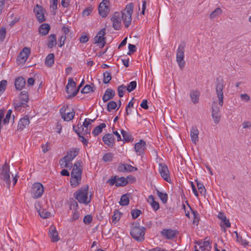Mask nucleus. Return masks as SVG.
Returning <instances> with one entry per match:
<instances>
[{
	"label": "nucleus",
	"mask_w": 251,
	"mask_h": 251,
	"mask_svg": "<svg viewBox=\"0 0 251 251\" xmlns=\"http://www.w3.org/2000/svg\"><path fill=\"white\" fill-rule=\"evenodd\" d=\"M81 162L77 161L74 165L71 172V185L75 187L81 182L82 170L80 168Z\"/></svg>",
	"instance_id": "1"
},
{
	"label": "nucleus",
	"mask_w": 251,
	"mask_h": 251,
	"mask_svg": "<svg viewBox=\"0 0 251 251\" xmlns=\"http://www.w3.org/2000/svg\"><path fill=\"white\" fill-rule=\"evenodd\" d=\"M79 150L78 149H72L67 153L66 155L61 158L59 164L61 168H71L72 164L71 162L78 155Z\"/></svg>",
	"instance_id": "2"
},
{
	"label": "nucleus",
	"mask_w": 251,
	"mask_h": 251,
	"mask_svg": "<svg viewBox=\"0 0 251 251\" xmlns=\"http://www.w3.org/2000/svg\"><path fill=\"white\" fill-rule=\"evenodd\" d=\"M88 186L87 185L78 189L74 194L75 198L80 203L88 204L91 201V195L88 196Z\"/></svg>",
	"instance_id": "3"
},
{
	"label": "nucleus",
	"mask_w": 251,
	"mask_h": 251,
	"mask_svg": "<svg viewBox=\"0 0 251 251\" xmlns=\"http://www.w3.org/2000/svg\"><path fill=\"white\" fill-rule=\"evenodd\" d=\"M145 231V227L140 226L139 223H133L130 231V234L135 240L141 241L144 239Z\"/></svg>",
	"instance_id": "4"
},
{
	"label": "nucleus",
	"mask_w": 251,
	"mask_h": 251,
	"mask_svg": "<svg viewBox=\"0 0 251 251\" xmlns=\"http://www.w3.org/2000/svg\"><path fill=\"white\" fill-rule=\"evenodd\" d=\"M133 10V4L129 3L126 5L125 9L122 12V18L126 27H128L131 23Z\"/></svg>",
	"instance_id": "5"
},
{
	"label": "nucleus",
	"mask_w": 251,
	"mask_h": 251,
	"mask_svg": "<svg viewBox=\"0 0 251 251\" xmlns=\"http://www.w3.org/2000/svg\"><path fill=\"white\" fill-rule=\"evenodd\" d=\"M10 169L9 166L5 162L0 168V178L4 181L7 187L10 185Z\"/></svg>",
	"instance_id": "6"
},
{
	"label": "nucleus",
	"mask_w": 251,
	"mask_h": 251,
	"mask_svg": "<svg viewBox=\"0 0 251 251\" xmlns=\"http://www.w3.org/2000/svg\"><path fill=\"white\" fill-rule=\"evenodd\" d=\"M185 45L184 43H181L177 49L176 61L181 69H182L185 65L184 50Z\"/></svg>",
	"instance_id": "7"
},
{
	"label": "nucleus",
	"mask_w": 251,
	"mask_h": 251,
	"mask_svg": "<svg viewBox=\"0 0 251 251\" xmlns=\"http://www.w3.org/2000/svg\"><path fill=\"white\" fill-rule=\"evenodd\" d=\"M225 87L224 82L222 79H218L215 85L216 94L219 100V104L222 106L224 103L223 89Z\"/></svg>",
	"instance_id": "8"
},
{
	"label": "nucleus",
	"mask_w": 251,
	"mask_h": 251,
	"mask_svg": "<svg viewBox=\"0 0 251 251\" xmlns=\"http://www.w3.org/2000/svg\"><path fill=\"white\" fill-rule=\"evenodd\" d=\"M62 118L65 121H70L74 117L75 112L74 109L68 106H64L60 109Z\"/></svg>",
	"instance_id": "9"
},
{
	"label": "nucleus",
	"mask_w": 251,
	"mask_h": 251,
	"mask_svg": "<svg viewBox=\"0 0 251 251\" xmlns=\"http://www.w3.org/2000/svg\"><path fill=\"white\" fill-rule=\"evenodd\" d=\"M44 191L43 185L41 183L35 182L33 183L31 187L30 194L32 198L38 199L41 197Z\"/></svg>",
	"instance_id": "10"
},
{
	"label": "nucleus",
	"mask_w": 251,
	"mask_h": 251,
	"mask_svg": "<svg viewBox=\"0 0 251 251\" xmlns=\"http://www.w3.org/2000/svg\"><path fill=\"white\" fill-rule=\"evenodd\" d=\"M66 92L68 94V98L74 97L78 92V88H76V83L72 78L68 79V84L66 86Z\"/></svg>",
	"instance_id": "11"
},
{
	"label": "nucleus",
	"mask_w": 251,
	"mask_h": 251,
	"mask_svg": "<svg viewBox=\"0 0 251 251\" xmlns=\"http://www.w3.org/2000/svg\"><path fill=\"white\" fill-rule=\"evenodd\" d=\"M28 100V95L26 91H22L19 96L18 99L15 100L14 103L15 108L18 109L20 107H25Z\"/></svg>",
	"instance_id": "12"
},
{
	"label": "nucleus",
	"mask_w": 251,
	"mask_h": 251,
	"mask_svg": "<svg viewBox=\"0 0 251 251\" xmlns=\"http://www.w3.org/2000/svg\"><path fill=\"white\" fill-rule=\"evenodd\" d=\"M95 119L91 120L90 119H85L84 122L83 123L82 125L80 126V127H78L77 129H75V126H73L74 130H78L81 131V134H89L91 131L90 126L91 123L94 122Z\"/></svg>",
	"instance_id": "13"
},
{
	"label": "nucleus",
	"mask_w": 251,
	"mask_h": 251,
	"mask_svg": "<svg viewBox=\"0 0 251 251\" xmlns=\"http://www.w3.org/2000/svg\"><path fill=\"white\" fill-rule=\"evenodd\" d=\"M159 172L163 179L169 183L171 182V179L168 167L165 164H159Z\"/></svg>",
	"instance_id": "14"
},
{
	"label": "nucleus",
	"mask_w": 251,
	"mask_h": 251,
	"mask_svg": "<svg viewBox=\"0 0 251 251\" xmlns=\"http://www.w3.org/2000/svg\"><path fill=\"white\" fill-rule=\"evenodd\" d=\"M109 4L108 0H103L99 4V13L102 17H105L107 16L109 11Z\"/></svg>",
	"instance_id": "15"
},
{
	"label": "nucleus",
	"mask_w": 251,
	"mask_h": 251,
	"mask_svg": "<svg viewBox=\"0 0 251 251\" xmlns=\"http://www.w3.org/2000/svg\"><path fill=\"white\" fill-rule=\"evenodd\" d=\"M146 149V143L143 140H140L134 145V150L137 155H142Z\"/></svg>",
	"instance_id": "16"
},
{
	"label": "nucleus",
	"mask_w": 251,
	"mask_h": 251,
	"mask_svg": "<svg viewBox=\"0 0 251 251\" xmlns=\"http://www.w3.org/2000/svg\"><path fill=\"white\" fill-rule=\"evenodd\" d=\"M105 34V29H102L99 31L94 38V43L100 44L101 48H103L106 43L105 39L104 37Z\"/></svg>",
	"instance_id": "17"
},
{
	"label": "nucleus",
	"mask_w": 251,
	"mask_h": 251,
	"mask_svg": "<svg viewBox=\"0 0 251 251\" xmlns=\"http://www.w3.org/2000/svg\"><path fill=\"white\" fill-rule=\"evenodd\" d=\"M113 27L115 30H119L121 28V14L119 12H115L111 18Z\"/></svg>",
	"instance_id": "18"
},
{
	"label": "nucleus",
	"mask_w": 251,
	"mask_h": 251,
	"mask_svg": "<svg viewBox=\"0 0 251 251\" xmlns=\"http://www.w3.org/2000/svg\"><path fill=\"white\" fill-rule=\"evenodd\" d=\"M34 12L39 23H42L45 21V18L42 7L37 4L34 8Z\"/></svg>",
	"instance_id": "19"
},
{
	"label": "nucleus",
	"mask_w": 251,
	"mask_h": 251,
	"mask_svg": "<svg viewBox=\"0 0 251 251\" xmlns=\"http://www.w3.org/2000/svg\"><path fill=\"white\" fill-rule=\"evenodd\" d=\"M30 51L27 48H24L20 52L19 54L17 57V60L21 62V63H25L27 59Z\"/></svg>",
	"instance_id": "20"
},
{
	"label": "nucleus",
	"mask_w": 251,
	"mask_h": 251,
	"mask_svg": "<svg viewBox=\"0 0 251 251\" xmlns=\"http://www.w3.org/2000/svg\"><path fill=\"white\" fill-rule=\"evenodd\" d=\"M199 131L198 127L196 126H192L190 129V136L192 142L195 145L197 144L199 141Z\"/></svg>",
	"instance_id": "21"
},
{
	"label": "nucleus",
	"mask_w": 251,
	"mask_h": 251,
	"mask_svg": "<svg viewBox=\"0 0 251 251\" xmlns=\"http://www.w3.org/2000/svg\"><path fill=\"white\" fill-rule=\"evenodd\" d=\"M137 170L136 167L127 164H121L118 166V171L122 172H132Z\"/></svg>",
	"instance_id": "22"
},
{
	"label": "nucleus",
	"mask_w": 251,
	"mask_h": 251,
	"mask_svg": "<svg viewBox=\"0 0 251 251\" xmlns=\"http://www.w3.org/2000/svg\"><path fill=\"white\" fill-rule=\"evenodd\" d=\"M49 237L51 241L53 242H56L59 240L58 232L54 226H51L50 227L49 230Z\"/></svg>",
	"instance_id": "23"
},
{
	"label": "nucleus",
	"mask_w": 251,
	"mask_h": 251,
	"mask_svg": "<svg viewBox=\"0 0 251 251\" xmlns=\"http://www.w3.org/2000/svg\"><path fill=\"white\" fill-rule=\"evenodd\" d=\"M212 117L213 120L215 124H218L221 119V114L220 113V108L217 106L212 107Z\"/></svg>",
	"instance_id": "24"
},
{
	"label": "nucleus",
	"mask_w": 251,
	"mask_h": 251,
	"mask_svg": "<svg viewBox=\"0 0 251 251\" xmlns=\"http://www.w3.org/2000/svg\"><path fill=\"white\" fill-rule=\"evenodd\" d=\"M161 233L165 238L169 240L174 238L176 234V231L171 229H164Z\"/></svg>",
	"instance_id": "25"
},
{
	"label": "nucleus",
	"mask_w": 251,
	"mask_h": 251,
	"mask_svg": "<svg viewBox=\"0 0 251 251\" xmlns=\"http://www.w3.org/2000/svg\"><path fill=\"white\" fill-rule=\"evenodd\" d=\"M104 144L108 146H112L115 142V138L112 134H106L102 138Z\"/></svg>",
	"instance_id": "26"
},
{
	"label": "nucleus",
	"mask_w": 251,
	"mask_h": 251,
	"mask_svg": "<svg viewBox=\"0 0 251 251\" xmlns=\"http://www.w3.org/2000/svg\"><path fill=\"white\" fill-rule=\"evenodd\" d=\"M115 95V91L111 88H108L106 90L104 94L102 97V100L103 102H105L113 99Z\"/></svg>",
	"instance_id": "27"
},
{
	"label": "nucleus",
	"mask_w": 251,
	"mask_h": 251,
	"mask_svg": "<svg viewBox=\"0 0 251 251\" xmlns=\"http://www.w3.org/2000/svg\"><path fill=\"white\" fill-rule=\"evenodd\" d=\"M35 206L37 210V211L40 215V217L43 219H46L49 217L50 215V213L47 211L45 209H42L40 208V204L39 202L35 203Z\"/></svg>",
	"instance_id": "28"
},
{
	"label": "nucleus",
	"mask_w": 251,
	"mask_h": 251,
	"mask_svg": "<svg viewBox=\"0 0 251 251\" xmlns=\"http://www.w3.org/2000/svg\"><path fill=\"white\" fill-rule=\"evenodd\" d=\"M200 93L197 90H192L190 92V97L194 104L198 103L199 101Z\"/></svg>",
	"instance_id": "29"
},
{
	"label": "nucleus",
	"mask_w": 251,
	"mask_h": 251,
	"mask_svg": "<svg viewBox=\"0 0 251 251\" xmlns=\"http://www.w3.org/2000/svg\"><path fill=\"white\" fill-rule=\"evenodd\" d=\"M29 120L28 116H25L20 119L18 124V129L23 130L26 128L29 124Z\"/></svg>",
	"instance_id": "30"
},
{
	"label": "nucleus",
	"mask_w": 251,
	"mask_h": 251,
	"mask_svg": "<svg viewBox=\"0 0 251 251\" xmlns=\"http://www.w3.org/2000/svg\"><path fill=\"white\" fill-rule=\"evenodd\" d=\"M47 46L50 49H52L55 47L57 44V41L56 36L54 34L50 35L47 40Z\"/></svg>",
	"instance_id": "31"
},
{
	"label": "nucleus",
	"mask_w": 251,
	"mask_h": 251,
	"mask_svg": "<svg viewBox=\"0 0 251 251\" xmlns=\"http://www.w3.org/2000/svg\"><path fill=\"white\" fill-rule=\"evenodd\" d=\"M25 81L23 77H18L16 78L15 81V86L16 89L21 90L25 86Z\"/></svg>",
	"instance_id": "32"
},
{
	"label": "nucleus",
	"mask_w": 251,
	"mask_h": 251,
	"mask_svg": "<svg viewBox=\"0 0 251 251\" xmlns=\"http://www.w3.org/2000/svg\"><path fill=\"white\" fill-rule=\"evenodd\" d=\"M50 29V26L49 24H43L39 27V31L42 35L45 36L49 33Z\"/></svg>",
	"instance_id": "33"
},
{
	"label": "nucleus",
	"mask_w": 251,
	"mask_h": 251,
	"mask_svg": "<svg viewBox=\"0 0 251 251\" xmlns=\"http://www.w3.org/2000/svg\"><path fill=\"white\" fill-rule=\"evenodd\" d=\"M148 202L155 211H157L159 208V204L158 202L154 201L153 196L151 195L149 197Z\"/></svg>",
	"instance_id": "34"
},
{
	"label": "nucleus",
	"mask_w": 251,
	"mask_h": 251,
	"mask_svg": "<svg viewBox=\"0 0 251 251\" xmlns=\"http://www.w3.org/2000/svg\"><path fill=\"white\" fill-rule=\"evenodd\" d=\"M54 61V55L53 53H50L47 55L46 58L45 64L51 67L53 65Z\"/></svg>",
	"instance_id": "35"
},
{
	"label": "nucleus",
	"mask_w": 251,
	"mask_h": 251,
	"mask_svg": "<svg viewBox=\"0 0 251 251\" xmlns=\"http://www.w3.org/2000/svg\"><path fill=\"white\" fill-rule=\"evenodd\" d=\"M121 132L123 137V140L125 142H128L133 141V138L128 132L122 129L121 130Z\"/></svg>",
	"instance_id": "36"
},
{
	"label": "nucleus",
	"mask_w": 251,
	"mask_h": 251,
	"mask_svg": "<svg viewBox=\"0 0 251 251\" xmlns=\"http://www.w3.org/2000/svg\"><path fill=\"white\" fill-rule=\"evenodd\" d=\"M106 127V125L104 123H101L99 126H96L93 131H92V134L94 136H97L100 132H102V130L103 128Z\"/></svg>",
	"instance_id": "37"
},
{
	"label": "nucleus",
	"mask_w": 251,
	"mask_h": 251,
	"mask_svg": "<svg viewBox=\"0 0 251 251\" xmlns=\"http://www.w3.org/2000/svg\"><path fill=\"white\" fill-rule=\"evenodd\" d=\"M121 213L118 210H115L111 218L112 223L116 224L120 219Z\"/></svg>",
	"instance_id": "38"
},
{
	"label": "nucleus",
	"mask_w": 251,
	"mask_h": 251,
	"mask_svg": "<svg viewBox=\"0 0 251 251\" xmlns=\"http://www.w3.org/2000/svg\"><path fill=\"white\" fill-rule=\"evenodd\" d=\"M156 194L163 203H166L168 201V195L166 193H163L156 190Z\"/></svg>",
	"instance_id": "39"
},
{
	"label": "nucleus",
	"mask_w": 251,
	"mask_h": 251,
	"mask_svg": "<svg viewBox=\"0 0 251 251\" xmlns=\"http://www.w3.org/2000/svg\"><path fill=\"white\" fill-rule=\"evenodd\" d=\"M222 13V10L220 8H217L210 14L209 18L210 19L213 20L221 15Z\"/></svg>",
	"instance_id": "40"
},
{
	"label": "nucleus",
	"mask_w": 251,
	"mask_h": 251,
	"mask_svg": "<svg viewBox=\"0 0 251 251\" xmlns=\"http://www.w3.org/2000/svg\"><path fill=\"white\" fill-rule=\"evenodd\" d=\"M129 203V197L128 194L123 195L121 198L120 204L122 206H126Z\"/></svg>",
	"instance_id": "41"
},
{
	"label": "nucleus",
	"mask_w": 251,
	"mask_h": 251,
	"mask_svg": "<svg viewBox=\"0 0 251 251\" xmlns=\"http://www.w3.org/2000/svg\"><path fill=\"white\" fill-rule=\"evenodd\" d=\"M127 184V181L124 177L116 178V186H124Z\"/></svg>",
	"instance_id": "42"
},
{
	"label": "nucleus",
	"mask_w": 251,
	"mask_h": 251,
	"mask_svg": "<svg viewBox=\"0 0 251 251\" xmlns=\"http://www.w3.org/2000/svg\"><path fill=\"white\" fill-rule=\"evenodd\" d=\"M94 85L91 86L90 85H86L84 86V87H83L81 89V92L82 93H84V94H87L90 92H93L94 91Z\"/></svg>",
	"instance_id": "43"
},
{
	"label": "nucleus",
	"mask_w": 251,
	"mask_h": 251,
	"mask_svg": "<svg viewBox=\"0 0 251 251\" xmlns=\"http://www.w3.org/2000/svg\"><path fill=\"white\" fill-rule=\"evenodd\" d=\"M136 86V81H132L130 82L128 84H127V86H126V89L128 92H131L135 89Z\"/></svg>",
	"instance_id": "44"
},
{
	"label": "nucleus",
	"mask_w": 251,
	"mask_h": 251,
	"mask_svg": "<svg viewBox=\"0 0 251 251\" xmlns=\"http://www.w3.org/2000/svg\"><path fill=\"white\" fill-rule=\"evenodd\" d=\"M113 158V154L111 152H108L104 154L102 157V160L104 162H110L112 160Z\"/></svg>",
	"instance_id": "45"
},
{
	"label": "nucleus",
	"mask_w": 251,
	"mask_h": 251,
	"mask_svg": "<svg viewBox=\"0 0 251 251\" xmlns=\"http://www.w3.org/2000/svg\"><path fill=\"white\" fill-rule=\"evenodd\" d=\"M111 79V73L108 71H106L103 73V82L105 84H107L109 82Z\"/></svg>",
	"instance_id": "46"
},
{
	"label": "nucleus",
	"mask_w": 251,
	"mask_h": 251,
	"mask_svg": "<svg viewBox=\"0 0 251 251\" xmlns=\"http://www.w3.org/2000/svg\"><path fill=\"white\" fill-rule=\"evenodd\" d=\"M80 217V213L77 210H75L71 218L69 220L70 222H73L77 220Z\"/></svg>",
	"instance_id": "47"
},
{
	"label": "nucleus",
	"mask_w": 251,
	"mask_h": 251,
	"mask_svg": "<svg viewBox=\"0 0 251 251\" xmlns=\"http://www.w3.org/2000/svg\"><path fill=\"white\" fill-rule=\"evenodd\" d=\"M75 132L79 136V140L85 145L87 146L88 141L82 135H80L81 131L78 130H74Z\"/></svg>",
	"instance_id": "48"
},
{
	"label": "nucleus",
	"mask_w": 251,
	"mask_h": 251,
	"mask_svg": "<svg viewBox=\"0 0 251 251\" xmlns=\"http://www.w3.org/2000/svg\"><path fill=\"white\" fill-rule=\"evenodd\" d=\"M117 106V103L114 101H110L107 103V110L110 112L112 110L115 109Z\"/></svg>",
	"instance_id": "49"
},
{
	"label": "nucleus",
	"mask_w": 251,
	"mask_h": 251,
	"mask_svg": "<svg viewBox=\"0 0 251 251\" xmlns=\"http://www.w3.org/2000/svg\"><path fill=\"white\" fill-rule=\"evenodd\" d=\"M197 187L199 192L202 195H204L206 193V189L203 184L197 181Z\"/></svg>",
	"instance_id": "50"
},
{
	"label": "nucleus",
	"mask_w": 251,
	"mask_h": 251,
	"mask_svg": "<svg viewBox=\"0 0 251 251\" xmlns=\"http://www.w3.org/2000/svg\"><path fill=\"white\" fill-rule=\"evenodd\" d=\"M7 84V82L5 80H2L0 82V96L4 92Z\"/></svg>",
	"instance_id": "51"
},
{
	"label": "nucleus",
	"mask_w": 251,
	"mask_h": 251,
	"mask_svg": "<svg viewBox=\"0 0 251 251\" xmlns=\"http://www.w3.org/2000/svg\"><path fill=\"white\" fill-rule=\"evenodd\" d=\"M11 114H12V110L10 109L8 110L6 115H5V117L3 120V125H7L9 123Z\"/></svg>",
	"instance_id": "52"
},
{
	"label": "nucleus",
	"mask_w": 251,
	"mask_h": 251,
	"mask_svg": "<svg viewBox=\"0 0 251 251\" xmlns=\"http://www.w3.org/2000/svg\"><path fill=\"white\" fill-rule=\"evenodd\" d=\"M126 86L124 85H121L118 88V93L120 97H123L124 95Z\"/></svg>",
	"instance_id": "53"
},
{
	"label": "nucleus",
	"mask_w": 251,
	"mask_h": 251,
	"mask_svg": "<svg viewBox=\"0 0 251 251\" xmlns=\"http://www.w3.org/2000/svg\"><path fill=\"white\" fill-rule=\"evenodd\" d=\"M93 10V7L92 6H89L85 9L83 12H82V15L83 16H87L89 15L92 12Z\"/></svg>",
	"instance_id": "54"
},
{
	"label": "nucleus",
	"mask_w": 251,
	"mask_h": 251,
	"mask_svg": "<svg viewBox=\"0 0 251 251\" xmlns=\"http://www.w3.org/2000/svg\"><path fill=\"white\" fill-rule=\"evenodd\" d=\"M78 206L77 202L74 199H72L70 200V209H75L76 210V208Z\"/></svg>",
	"instance_id": "55"
},
{
	"label": "nucleus",
	"mask_w": 251,
	"mask_h": 251,
	"mask_svg": "<svg viewBox=\"0 0 251 251\" xmlns=\"http://www.w3.org/2000/svg\"><path fill=\"white\" fill-rule=\"evenodd\" d=\"M131 215L133 219H136L141 214V211L138 209H133L131 211Z\"/></svg>",
	"instance_id": "56"
},
{
	"label": "nucleus",
	"mask_w": 251,
	"mask_h": 251,
	"mask_svg": "<svg viewBox=\"0 0 251 251\" xmlns=\"http://www.w3.org/2000/svg\"><path fill=\"white\" fill-rule=\"evenodd\" d=\"M224 225H225L226 227H230V223L229 222V220L226 219L225 220H224L221 222V226L222 228H224V230L226 232V229L224 227Z\"/></svg>",
	"instance_id": "57"
},
{
	"label": "nucleus",
	"mask_w": 251,
	"mask_h": 251,
	"mask_svg": "<svg viewBox=\"0 0 251 251\" xmlns=\"http://www.w3.org/2000/svg\"><path fill=\"white\" fill-rule=\"evenodd\" d=\"M6 35V29L4 27H2L0 29V40L3 41Z\"/></svg>",
	"instance_id": "58"
},
{
	"label": "nucleus",
	"mask_w": 251,
	"mask_h": 251,
	"mask_svg": "<svg viewBox=\"0 0 251 251\" xmlns=\"http://www.w3.org/2000/svg\"><path fill=\"white\" fill-rule=\"evenodd\" d=\"M199 244H201L202 245V246H203L205 248H208L209 249H210L211 248V244L209 240H207V238L204 239V241L202 243H201Z\"/></svg>",
	"instance_id": "59"
},
{
	"label": "nucleus",
	"mask_w": 251,
	"mask_h": 251,
	"mask_svg": "<svg viewBox=\"0 0 251 251\" xmlns=\"http://www.w3.org/2000/svg\"><path fill=\"white\" fill-rule=\"evenodd\" d=\"M192 214L194 217L193 223V224L198 225L199 221V218L198 217V213L197 211H192Z\"/></svg>",
	"instance_id": "60"
},
{
	"label": "nucleus",
	"mask_w": 251,
	"mask_h": 251,
	"mask_svg": "<svg viewBox=\"0 0 251 251\" xmlns=\"http://www.w3.org/2000/svg\"><path fill=\"white\" fill-rule=\"evenodd\" d=\"M42 151L44 153L47 152L50 149V147L49 146V144L47 143L46 144H43L41 146Z\"/></svg>",
	"instance_id": "61"
},
{
	"label": "nucleus",
	"mask_w": 251,
	"mask_h": 251,
	"mask_svg": "<svg viewBox=\"0 0 251 251\" xmlns=\"http://www.w3.org/2000/svg\"><path fill=\"white\" fill-rule=\"evenodd\" d=\"M241 100L248 102L250 100V96L247 94H243L240 96Z\"/></svg>",
	"instance_id": "62"
},
{
	"label": "nucleus",
	"mask_w": 251,
	"mask_h": 251,
	"mask_svg": "<svg viewBox=\"0 0 251 251\" xmlns=\"http://www.w3.org/2000/svg\"><path fill=\"white\" fill-rule=\"evenodd\" d=\"M92 220V218L91 215H88L84 217L83 222L86 224H90Z\"/></svg>",
	"instance_id": "63"
},
{
	"label": "nucleus",
	"mask_w": 251,
	"mask_h": 251,
	"mask_svg": "<svg viewBox=\"0 0 251 251\" xmlns=\"http://www.w3.org/2000/svg\"><path fill=\"white\" fill-rule=\"evenodd\" d=\"M89 40V38L86 35H82L79 39L80 42L81 43H86Z\"/></svg>",
	"instance_id": "64"
}]
</instances>
